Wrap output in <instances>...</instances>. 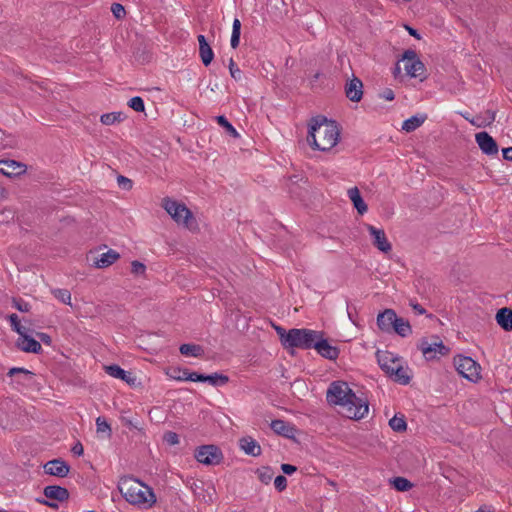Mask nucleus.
<instances>
[{"mask_svg":"<svg viewBox=\"0 0 512 512\" xmlns=\"http://www.w3.org/2000/svg\"><path fill=\"white\" fill-rule=\"evenodd\" d=\"M274 486L279 491L282 492L287 488V479L283 475H278L274 479Z\"/></svg>","mask_w":512,"mask_h":512,"instance_id":"obj_47","label":"nucleus"},{"mask_svg":"<svg viewBox=\"0 0 512 512\" xmlns=\"http://www.w3.org/2000/svg\"><path fill=\"white\" fill-rule=\"evenodd\" d=\"M393 333H396L400 337H408L412 334V327L408 320L398 317L397 321H394Z\"/></svg>","mask_w":512,"mask_h":512,"instance_id":"obj_28","label":"nucleus"},{"mask_svg":"<svg viewBox=\"0 0 512 512\" xmlns=\"http://www.w3.org/2000/svg\"><path fill=\"white\" fill-rule=\"evenodd\" d=\"M25 172V165L14 160H1L0 173L7 176H17Z\"/></svg>","mask_w":512,"mask_h":512,"instance_id":"obj_18","label":"nucleus"},{"mask_svg":"<svg viewBox=\"0 0 512 512\" xmlns=\"http://www.w3.org/2000/svg\"><path fill=\"white\" fill-rule=\"evenodd\" d=\"M275 330H276L277 335L279 336L281 344L283 345L284 348H287L286 339H287L288 332L280 326H276Z\"/></svg>","mask_w":512,"mask_h":512,"instance_id":"obj_53","label":"nucleus"},{"mask_svg":"<svg viewBox=\"0 0 512 512\" xmlns=\"http://www.w3.org/2000/svg\"><path fill=\"white\" fill-rule=\"evenodd\" d=\"M381 99H384L386 101H392L395 98L394 91L391 88H385L380 94Z\"/></svg>","mask_w":512,"mask_h":512,"instance_id":"obj_54","label":"nucleus"},{"mask_svg":"<svg viewBox=\"0 0 512 512\" xmlns=\"http://www.w3.org/2000/svg\"><path fill=\"white\" fill-rule=\"evenodd\" d=\"M270 426L276 434L286 438H293L296 432L293 425L281 419L273 420Z\"/></svg>","mask_w":512,"mask_h":512,"instance_id":"obj_22","label":"nucleus"},{"mask_svg":"<svg viewBox=\"0 0 512 512\" xmlns=\"http://www.w3.org/2000/svg\"><path fill=\"white\" fill-rule=\"evenodd\" d=\"M111 12L113 13L114 17L118 20L122 19L126 14L123 5H121L120 3H113L111 6Z\"/></svg>","mask_w":512,"mask_h":512,"instance_id":"obj_46","label":"nucleus"},{"mask_svg":"<svg viewBox=\"0 0 512 512\" xmlns=\"http://www.w3.org/2000/svg\"><path fill=\"white\" fill-rule=\"evenodd\" d=\"M319 333V331L306 328L290 329L286 339L287 348L312 349L317 337H319Z\"/></svg>","mask_w":512,"mask_h":512,"instance_id":"obj_4","label":"nucleus"},{"mask_svg":"<svg viewBox=\"0 0 512 512\" xmlns=\"http://www.w3.org/2000/svg\"><path fill=\"white\" fill-rule=\"evenodd\" d=\"M427 119L425 114H418L406 119L402 124V130L412 132L419 128Z\"/></svg>","mask_w":512,"mask_h":512,"instance_id":"obj_29","label":"nucleus"},{"mask_svg":"<svg viewBox=\"0 0 512 512\" xmlns=\"http://www.w3.org/2000/svg\"><path fill=\"white\" fill-rule=\"evenodd\" d=\"M503 158L512 162V147H507L502 150Z\"/></svg>","mask_w":512,"mask_h":512,"instance_id":"obj_59","label":"nucleus"},{"mask_svg":"<svg viewBox=\"0 0 512 512\" xmlns=\"http://www.w3.org/2000/svg\"><path fill=\"white\" fill-rule=\"evenodd\" d=\"M314 349L322 357L328 360H336L339 356V349L329 344V342L323 338V333H319L316 342L314 343Z\"/></svg>","mask_w":512,"mask_h":512,"instance_id":"obj_12","label":"nucleus"},{"mask_svg":"<svg viewBox=\"0 0 512 512\" xmlns=\"http://www.w3.org/2000/svg\"><path fill=\"white\" fill-rule=\"evenodd\" d=\"M128 106L136 112H143L145 109L144 101L139 96L132 97L128 101Z\"/></svg>","mask_w":512,"mask_h":512,"instance_id":"obj_42","label":"nucleus"},{"mask_svg":"<svg viewBox=\"0 0 512 512\" xmlns=\"http://www.w3.org/2000/svg\"><path fill=\"white\" fill-rule=\"evenodd\" d=\"M257 475L259 480L264 483L268 484L272 480L273 477V470L270 467H262L257 470Z\"/></svg>","mask_w":512,"mask_h":512,"instance_id":"obj_39","label":"nucleus"},{"mask_svg":"<svg viewBox=\"0 0 512 512\" xmlns=\"http://www.w3.org/2000/svg\"><path fill=\"white\" fill-rule=\"evenodd\" d=\"M281 470L286 475H292L294 472L297 471V467L294 466V465H291V464H285L284 463V464L281 465Z\"/></svg>","mask_w":512,"mask_h":512,"instance_id":"obj_55","label":"nucleus"},{"mask_svg":"<svg viewBox=\"0 0 512 512\" xmlns=\"http://www.w3.org/2000/svg\"><path fill=\"white\" fill-rule=\"evenodd\" d=\"M461 116L467 120L469 122V120H471L472 118L470 117V114L468 112H465V113H460Z\"/></svg>","mask_w":512,"mask_h":512,"instance_id":"obj_62","label":"nucleus"},{"mask_svg":"<svg viewBox=\"0 0 512 512\" xmlns=\"http://www.w3.org/2000/svg\"><path fill=\"white\" fill-rule=\"evenodd\" d=\"M186 381H192V382H205V375L200 374L197 372H190L188 370L187 376H185Z\"/></svg>","mask_w":512,"mask_h":512,"instance_id":"obj_48","label":"nucleus"},{"mask_svg":"<svg viewBox=\"0 0 512 512\" xmlns=\"http://www.w3.org/2000/svg\"><path fill=\"white\" fill-rule=\"evenodd\" d=\"M366 228L371 236L372 244L381 252L388 253L391 251L392 246L388 241L385 231L380 228H376L373 225L367 224Z\"/></svg>","mask_w":512,"mask_h":512,"instance_id":"obj_10","label":"nucleus"},{"mask_svg":"<svg viewBox=\"0 0 512 512\" xmlns=\"http://www.w3.org/2000/svg\"><path fill=\"white\" fill-rule=\"evenodd\" d=\"M454 366L457 372L471 382H477L480 376V365L468 356H456L454 358Z\"/></svg>","mask_w":512,"mask_h":512,"instance_id":"obj_5","label":"nucleus"},{"mask_svg":"<svg viewBox=\"0 0 512 512\" xmlns=\"http://www.w3.org/2000/svg\"><path fill=\"white\" fill-rule=\"evenodd\" d=\"M404 61V69L407 75L414 78H425V66L424 64L417 58L416 53L412 50L405 51L403 55Z\"/></svg>","mask_w":512,"mask_h":512,"instance_id":"obj_8","label":"nucleus"},{"mask_svg":"<svg viewBox=\"0 0 512 512\" xmlns=\"http://www.w3.org/2000/svg\"><path fill=\"white\" fill-rule=\"evenodd\" d=\"M44 495L48 499L56 500V501H66L69 498V492L66 488L57 486V485H49L44 488Z\"/></svg>","mask_w":512,"mask_h":512,"instance_id":"obj_24","label":"nucleus"},{"mask_svg":"<svg viewBox=\"0 0 512 512\" xmlns=\"http://www.w3.org/2000/svg\"><path fill=\"white\" fill-rule=\"evenodd\" d=\"M194 456L198 462L204 465H218L223 459L221 450L215 445H203L199 447L195 451Z\"/></svg>","mask_w":512,"mask_h":512,"instance_id":"obj_7","label":"nucleus"},{"mask_svg":"<svg viewBox=\"0 0 512 512\" xmlns=\"http://www.w3.org/2000/svg\"><path fill=\"white\" fill-rule=\"evenodd\" d=\"M377 362L380 368L389 376L400 363L401 358L389 351H377Z\"/></svg>","mask_w":512,"mask_h":512,"instance_id":"obj_11","label":"nucleus"},{"mask_svg":"<svg viewBox=\"0 0 512 512\" xmlns=\"http://www.w3.org/2000/svg\"><path fill=\"white\" fill-rule=\"evenodd\" d=\"M96 426L98 433H106L108 436L111 435V427L104 418L98 417L96 419Z\"/></svg>","mask_w":512,"mask_h":512,"instance_id":"obj_44","label":"nucleus"},{"mask_svg":"<svg viewBox=\"0 0 512 512\" xmlns=\"http://www.w3.org/2000/svg\"><path fill=\"white\" fill-rule=\"evenodd\" d=\"M406 28H407V30H408L410 35H412V36H414L416 38H419V34H418V32L415 29H413L411 27H408V26H406Z\"/></svg>","mask_w":512,"mask_h":512,"instance_id":"obj_61","label":"nucleus"},{"mask_svg":"<svg viewBox=\"0 0 512 512\" xmlns=\"http://www.w3.org/2000/svg\"><path fill=\"white\" fill-rule=\"evenodd\" d=\"M319 77H320V73H319V72H317V73H315V74H314V76H313V80H314V81H317V80L319 79Z\"/></svg>","mask_w":512,"mask_h":512,"instance_id":"obj_64","label":"nucleus"},{"mask_svg":"<svg viewBox=\"0 0 512 512\" xmlns=\"http://www.w3.org/2000/svg\"><path fill=\"white\" fill-rule=\"evenodd\" d=\"M105 372L116 379H121L122 381L126 382L127 384H134L135 377L132 375L131 372L125 371L122 369L119 365L112 364L104 366Z\"/></svg>","mask_w":512,"mask_h":512,"instance_id":"obj_19","label":"nucleus"},{"mask_svg":"<svg viewBox=\"0 0 512 512\" xmlns=\"http://www.w3.org/2000/svg\"><path fill=\"white\" fill-rule=\"evenodd\" d=\"M475 512H495L494 510H489V509H485V508H479L477 511Z\"/></svg>","mask_w":512,"mask_h":512,"instance_id":"obj_63","label":"nucleus"},{"mask_svg":"<svg viewBox=\"0 0 512 512\" xmlns=\"http://www.w3.org/2000/svg\"><path fill=\"white\" fill-rule=\"evenodd\" d=\"M394 381L406 385L410 382V376L407 373V368L402 365V360L397 367L389 375Z\"/></svg>","mask_w":512,"mask_h":512,"instance_id":"obj_30","label":"nucleus"},{"mask_svg":"<svg viewBox=\"0 0 512 512\" xmlns=\"http://www.w3.org/2000/svg\"><path fill=\"white\" fill-rule=\"evenodd\" d=\"M163 207L166 212L177 222L188 227V222L192 218L191 211L183 203H179L169 198L164 199Z\"/></svg>","mask_w":512,"mask_h":512,"instance_id":"obj_6","label":"nucleus"},{"mask_svg":"<svg viewBox=\"0 0 512 512\" xmlns=\"http://www.w3.org/2000/svg\"><path fill=\"white\" fill-rule=\"evenodd\" d=\"M205 382H208L214 387L223 386L229 382V377L224 374L213 373L211 375H205Z\"/></svg>","mask_w":512,"mask_h":512,"instance_id":"obj_33","label":"nucleus"},{"mask_svg":"<svg viewBox=\"0 0 512 512\" xmlns=\"http://www.w3.org/2000/svg\"><path fill=\"white\" fill-rule=\"evenodd\" d=\"M489 120H485L482 116H477V117H472L471 120H469V123L472 124L473 126H476L478 128H481V127H485V126H488L490 125L492 122L495 121V113L494 112H489Z\"/></svg>","mask_w":512,"mask_h":512,"instance_id":"obj_37","label":"nucleus"},{"mask_svg":"<svg viewBox=\"0 0 512 512\" xmlns=\"http://www.w3.org/2000/svg\"><path fill=\"white\" fill-rule=\"evenodd\" d=\"M187 372L188 369L186 368L172 367L167 370L166 375L176 381H186Z\"/></svg>","mask_w":512,"mask_h":512,"instance_id":"obj_35","label":"nucleus"},{"mask_svg":"<svg viewBox=\"0 0 512 512\" xmlns=\"http://www.w3.org/2000/svg\"><path fill=\"white\" fill-rule=\"evenodd\" d=\"M496 321L505 331L512 330V310L506 307L499 309Z\"/></svg>","mask_w":512,"mask_h":512,"instance_id":"obj_26","label":"nucleus"},{"mask_svg":"<svg viewBox=\"0 0 512 512\" xmlns=\"http://www.w3.org/2000/svg\"><path fill=\"white\" fill-rule=\"evenodd\" d=\"M17 347L27 353H35L39 354L42 352V346L40 342L35 340L34 338L28 336L26 334V331L22 333V335H19V338L17 340Z\"/></svg>","mask_w":512,"mask_h":512,"instance_id":"obj_16","label":"nucleus"},{"mask_svg":"<svg viewBox=\"0 0 512 512\" xmlns=\"http://www.w3.org/2000/svg\"><path fill=\"white\" fill-rule=\"evenodd\" d=\"M146 270V267L143 263L135 260L131 263V272L133 274H136V275H139V274H144Z\"/></svg>","mask_w":512,"mask_h":512,"instance_id":"obj_51","label":"nucleus"},{"mask_svg":"<svg viewBox=\"0 0 512 512\" xmlns=\"http://www.w3.org/2000/svg\"><path fill=\"white\" fill-rule=\"evenodd\" d=\"M37 336L39 339L46 345H51L52 339L51 337L46 333H38Z\"/></svg>","mask_w":512,"mask_h":512,"instance_id":"obj_58","label":"nucleus"},{"mask_svg":"<svg viewBox=\"0 0 512 512\" xmlns=\"http://www.w3.org/2000/svg\"><path fill=\"white\" fill-rule=\"evenodd\" d=\"M72 453L76 456H82L84 453L83 445L80 442L75 443L71 449Z\"/></svg>","mask_w":512,"mask_h":512,"instance_id":"obj_57","label":"nucleus"},{"mask_svg":"<svg viewBox=\"0 0 512 512\" xmlns=\"http://www.w3.org/2000/svg\"><path fill=\"white\" fill-rule=\"evenodd\" d=\"M37 501L43 505H46L50 508H53V509H57L58 508V504L55 503V502H51L49 500H45V499H37Z\"/></svg>","mask_w":512,"mask_h":512,"instance_id":"obj_60","label":"nucleus"},{"mask_svg":"<svg viewBox=\"0 0 512 512\" xmlns=\"http://www.w3.org/2000/svg\"><path fill=\"white\" fill-rule=\"evenodd\" d=\"M240 35H241V22L238 18H235L232 24V34L230 39V44L232 48H237L240 43Z\"/></svg>","mask_w":512,"mask_h":512,"instance_id":"obj_34","label":"nucleus"},{"mask_svg":"<svg viewBox=\"0 0 512 512\" xmlns=\"http://www.w3.org/2000/svg\"><path fill=\"white\" fill-rule=\"evenodd\" d=\"M217 122L219 125H221L225 130L233 137H238L239 134L237 130L234 128V126L226 119L225 116H218Z\"/></svg>","mask_w":512,"mask_h":512,"instance_id":"obj_40","label":"nucleus"},{"mask_svg":"<svg viewBox=\"0 0 512 512\" xmlns=\"http://www.w3.org/2000/svg\"><path fill=\"white\" fill-rule=\"evenodd\" d=\"M124 120V115L122 112H111L105 113L101 115L100 121L104 125H113L115 123H120Z\"/></svg>","mask_w":512,"mask_h":512,"instance_id":"obj_32","label":"nucleus"},{"mask_svg":"<svg viewBox=\"0 0 512 512\" xmlns=\"http://www.w3.org/2000/svg\"><path fill=\"white\" fill-rule=\"evenodd\" d=\"M394 321H397V314L393 309H385L376 319L379 330L387 334L393 333Z\"/></svg>","mask_w":512,"mask_h":512,"instance_id":"obj_14","label":"nucleus"},{"mask_svg":"<svg viewBox=\"0 0 512 512\" xmlns=\"http://www.w3.org/2000/svg\"><path fill=\"white\" fill-rule=\"evenodd\" d=\"M362 89V81L357 77H353L345 85V93L347 98L352 102H359L363 96Z\"/></svg>","mask_w":512,"mask_h":512,"instance_id":"obj_17","label":"nucleus"},{"mask_svg":"<svg viewBox=\"0 0 512 512\" xmlns=\"http://www.w3.org/2000/svg\"><path fill=\"white\" fill-rule=\"evenodd\" d=\"M119 258L120 254L117 251L109 249L108 251L94 258L93 266L99 269L107 268L115 263Z\"/></svg>","mask_w":512,"mask_h":512,"instance_id":"obj_20","label":"nucleus"},{"mask_svg":"<svg viewBox=\"0 0 512 512\" xmlns=\"http://www.w3.org/2000/svg\"><path fill=\"white\" fill-rule=\"evenodd\" d=\"M339 138L340 128L336 121L322 115L310 120L307 142L313 149L329 151L337 145Z\"/></svg>","mask_w":512,"mask_h":512,"instance_id":"obj_2","label":"nucleus"},{"mask_svg":"<svg viewBox=\"0 0 512 512\" xmlns=\"http://www.w3.org/2000/svg\"><path fill=\"white\" fill-rule=\"evenodd\" d=\"M389 426L395 432H403L407 428V423H406L405 418H404L403 415L400 416V417L395 415L394 417H392L390 419Z\"/></svg>","mask_w":512,"mask_h":512,"instance_id":"obj_36","label":"nucleus"},{"mask_svg":"<svg viewBox=\"0 0 512 512\" xmlns=\"http://www.w3.org/2000/svg\"><path fill=\"white\" fill-rule=\"evenodd\" d=\"M8 376H16L18 383L25 384L33 379L34 373L25 368L13 367L8 371Z\"/></svg>","mask_w":512,"mask_h":512,"instance_id":"obj_27","label":"nucleus"},{"mask_svg":"<svg viewBox=\"0 0 512 512\" xmlns=\"http://www.w3.org/2000/svg\"><path fill=\"white\" fill-rule=\"evenodd\" d=\"M164 440L169 445H177L179 443V436L177 433L169 431L165 433Z\"/></svg>","mask_w":512,"mask_h":512,"instance_id":"obj_49","label":"nucleus"},{"mask_svg":"<svg viewBox=\"0 0 512 512\" xmlns=\"http://www.w3.org/2000/svg\"><path fill=\"white\" fill-rule=\"evenodd\" d=\"M12 329L17 332L19 335H22L25 332V328L20 324V320L17 314H11L8 317Z\"/></svg>","mask_w":512,"mask_h":512,"instance_id":"obj_43","label":"nucleus"},{"mask_svg":"<svg viewBox=\"0 0 512 512\" xmlns=\"http://www.w3.org/2000/svg\"><path fill=\"white\" fill-rule=\"evenodd\" d=\"M44 470L46 474L62 478L68 475L70 466L62 459H53L44 465Z\"/></svg>","mask_w":512,"mask_h":512,"instance_id":"obj_15","label":"nucleus"},{"mask_svg":"<svg viewBox=\"0 0 512 512\" xmlns=\"http://www.w3.org/2000/svg\"><path fill=\"white\" fill-rule=\"evenodd\" d=\"M410 306L415 311V313L418 314V315H423V314L426 313V310L420 304H418L415 301L411 300L410 301Z\"/></svg>","mask_w":512,"mask_h":512,"instance_id":"obj_56","label":"nucleus"},{"mask_svg":"<svg viewBox=\"0 0 512 512\" xmlns=\"http://www.w3.org/2000/svg\"><path fill=\"white\" fill-rule=\"evenodd\" d=\"M197 40L199 43V56L201 58L202 63L205 66H208L211 64L213 58H214V52L212 48L210 47L209 43L206 40V37L202 34L197 36Z\"/></svg>","mask_w":512,"mask_h":512,"instance_id":"obj_21","label":"nucleus"},{"mask_svg":"<svg viewBox=\"0 0 512 512\" xmlns=\"http://www.w3.org/2000/svg\"><path fill=\"white\" fill-rule=\"evenodd\" d=\"M326 399L329 404L340 406L342 414L349 419H362L369 411L367 400L358 397L343 381H334L329 385Z\"/></svg>","mask_w":512,"mask_h":512,"instance_id":"obj_1","label":"nucleus"},{"mask_svg":"<svg viewBox=\"0 0 512 512\" xmlns=\"http://www.w3.org/2000/svg\"><path fill=\"white\" fill-rule=\"evenodd\" d=\"M347 194L357 212L360 215L365 214L368 210V207L361 197L359 189L357 187H352L348 190Z\"/></svg>","mask_w":512,"mask_h":512,"instance_id":"obj_25","label":"nucleus"},{"mask_svg":"<svg viewBox=\"0 0 512 512\" xmlns=\"http://www.w3.org/2000/svg\"><path fill=\"white\" fill-rule=\"evenodd\" d=\"M229 71H230L231 77L234 80L240 81L242 79V71L238 68V66L235 64V62L232 58L229 61Z\"/></svg>","mask_w":512,"mask_h":512,"instance_id":"obj_45","label":"nucleus"},{"mask_svg":"<svg viewBox=\"0 0 512 512\" xmlns=\"http://www.w3.org/2000/svg\"><path fill=\"white\" fill-rule=\"evenodd\" d=\"M179 350L182 355L188 357H200L204 352L203 348L196 344H182Z\"/></svg>","mask_w":512,"mask_h":512,"instance_id":"obj_31","label":"nucleus"},{"mask_svg":"<svg viewBox=\"0 0 512 512\" xmlns=\"http://www.w3.org/2000/svg\"><path fill=\"white\" fill-rule=\"evenodd\" d=\"M54 296L64 304H71V293L67 289H56L53 291Z\"/></svg>","mask_w":512,"mask_h":512,"instance_id":"obj_41","label":"nucleus"},{"mask_svg":"<svg viewBox=\"0 0 512 512\" xmlns=\"http://www.w3.org/2000/svg\"><path fill=\"white\" fill-rule=\"evenodd\" d=\"M118 489L124 499L132 505L147 509L156 503L152 488L134 477H122L119 480Z\"/></svg>","mask_w":512,"mask_h":512,"instance_id":"obj_3","label":"nucleus"},{"mask_svg":"<svg viewBox=\"0 0 512 512\" xmlns=\"http://www.w3.org/2000/svg\"><path fill=\"white\" fill-rule=\"evenodd\" d=\"M393 485L396 490L404 492L412 488V483L404 477H395Z\"/></svg>","mask_w":512,"mask_h":512,"instance_id":"obj_38","label":"nucleus"},{"mask_svg":"<svg viewBox=\"0 0 512 512\" xmlns=\"http://www.w3.org/2000/svg\"><path fill=\"white\" fill-rule=\"evenodd\" d=\"M476 143L480 150L488 155L494 156L498 154V145L496 141L487 132H479L475 135Z\"/></svg>","mask_w":512,"mask_h":512,"instance_id":"obj_13","label":"nucleus"},{"mask_svg":"<svg viewBox=\"0 0 512 512\" xmlns=\"http://www.w3.org/2000/svg\"><path fill=\"white\" fill-rule=\"evenodd\" d=\"M13 306L21 312H28L30 310L29 303L25 302L22 299H14Z\"/></svg>","mask_w":512,"mask_h":512,"instance_id":"obj_52","label":"nucleus"},{"mask_svg":"<svg viewBox=\"0 0 512 512\" xmlns=\"http://www.w3.org/2000/svg\"><path fill=\"white\" fill-rule=\"evenodd\" d=\"M239 446L245 454L253 457L261 455L262 449L259 443L252 437H243L239 440Z\"/></svg>","mask_w":512,"mask_h":512,"instance_id":"obj_23","label":"nucleus"},{"mask_svg":"<svg viewBox=\"0 0 512 512\" xmlns=\"http://www.w3.org/2000/svg\"><path fill=\"white\" fill-rule=\"evenodd\" d=\"M418 347L428 359L434 358L436 353L445 355L448 352V349L438 336H432L430 340L427 338L421 339Z\"/></svg>","mask_w":512,"mask_h":512,"instance_id":"obj_9","label":"nucleus"},{"mask_svg":"<svg viewBox=\"0 0 512 512\" xmlns=\"http://www.w3.org/2000/svg\"><path fill=\"white\" fill-rule=\"evenodd\" d=\"M117 183L119 187H121L124 190H130L132 188V180L125 176L119 175L117 177Z\"/></svg>","mask_w":512,"mask_h":512,"instance_id":"obj_50","label":"nucleus"}]
</instances>
